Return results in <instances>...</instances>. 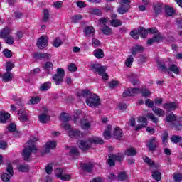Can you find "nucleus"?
I'll list each match as a JSON object with an SVG mask.
<instances>
[{"label":"nucleus","instance_id":"1","mask_svg":"<svg viewBox=\"0 0 182 182\" xmlns=\"http://www.w3.org/2000/svg\"><path fill=\"white\" fill-rule=\"evenodd\" d=\"M89 143L94 144H103L105 141L97 136H93L92 138H89L87 141L85 140H80L77 141V144L80 149H81V150H89L90 147H92V145H90V144Z\"/></svg>","mask_w":182,"mask_h":182},{"label":"nucleus","instance_id":"2","mask_svg":"<svg viewBox=\"0 0 182 182\" xmlns=\"http://www.w3.org/2000/svg\"><path fill=\"white\" fill-rule=\"evenodd\" d=\"M38 149L35 146L33 141H28L26 146L23 149V159L25 161H30L32 160V153H36Z\"/></svg>","mask_w":182,"mask_h":182},{"label":"nucleus","instance_id":"3","mask_svg":"<svg viewBox=\"0 0 182 182\" xmlns=\"http://www.w3.org/2000/svg\"><path fill=\"white\" fill-rule=\"evenodd\" d=\"M86 103L90 107H97L100 106V98L95 94L90 95L86 100Z\"/></svg>","mask_w":182,"mask_h":182},{"label":"nucleus","instance_id":"4","mask_svg":"<svg viewBox=\"0 0 182 182\" xmlns=\"http://www.w3.org/2000/svg\"><path fill=\"white\" fill-rule=\"evenodd\" d=\"M120 7L118 8L117 12L120 15H124V14H127L129 12V9H130V4H132V0H120Z\"/></svg>","mask_w":182,"mask_h":182},{"label":"nucleus","instance_id":"5","mask_svg":"<svg viewBox=\"0 0 182 182\" xmlns=\"http://www.w3.org/2000/svg\"><path fill=\"white\" fill-rule=\"evenodd\" d=\"M63 77H65V70L58 68L57 73L53 75V80H54L55 85H60L63 82Z\"/></svg>","mask_w":182,"mask_h":182},{"label":"nucleus","instance_id":"6","mask_svg":"<svg viewBox=\"0 0 182 182\" xmlns=\"http://www.w3.org/2000/svg\"><path fill=\"white\" fill-rule=\"evenodd\" d=\"M6 171L8 173H4L1 176V179L3 181L8 182L9 180H11V177L14 176V168L12 167V164H8L6 167Z\"/></svg>","mask_w":182,"mask_h":182},{"label":"nucleus","instance_id":"7","mask_svg":"<svg viewBox=\"0 0 182 182\" xmlns=\"http://www.w3.org/2000/svg\"><path fill=\"white\" fill-rule=\"evenodd\" d=\"M157 144H159V141L156 137L151 138L146 141V147H148L149 151H156Z\"/></svg>","mask_w":182,"mask_h":182},{"label":"nucleus","instance_id":"8","mask_svg":"<svg viewBox=\"0 0 182 182\" xmlns=\"http://www.w3.org/2000/svg\"><path fill=\"white\" fill-rule=\"evenodd\" d=\"M36 45L38 49H43L49 45V38L46 36H43L38 38Z\"/></svg>","mask_w":182,"mask_h":182},{"label":"nucleus","instance_id":"9","mask_svg":"<svg viewBox=\"0 0 182 182\" xmlns=\"http://www.w3.org/2000/svg\"><path fill=\"white\" fill-rule=\"evenodd\" d=\"M53 149H56V142L55 141L48 142L44 149L41 151L42 156H45V154L49 153L50 150H53Z\"/></svg>","mask_w":182,"mask_h":182},{"label":"nucleus","instance_id":"10","mask_svg":"<svg viewBox=\"0 0 182 182\" xmlns=\"http://www.w3.org/2000/svg\"><path fill=\"white\" fill-rule=\"evenodd\" d=\"M138 93H140L139 88H128L124 91L122 96L124 97H126V96H136Z\"/></svg>","mask_w":182,"mask_h":182},{"label":"nucleus","instance_id":"11","mask_svg":"<svg viewBox=\"0 0 182 182\" xmlns=\"http://www.w3.org/2000/svg\"><path fill=\"white\" fill-rule=\"evenodd\" d=\"M33 58L37 60L40 59L41 60H50L52 55L46 53H36L33 55Z\"/></svg>","mask_w":182,"mask_h":182},{"label":"nucleus","instance_id":"12","mask_svg":"<svg viewBox=\"0 0 182 182\" xmlns=\"http://www.w3.org/2000/svg\"><path fill=\"white\" fill-rule=\"evenodd\" d=\"M138 123H139L135 128L137 131L141 130V129H144L147 126V119L144 117H140L138 119Z\"/></svg>","mask_w":182,"mask_h":182},{"label":"nucleus","instance_id":"13","mask_svg":"<svg viewBox=\"0 0 182 182\" xmlns=\"http://www.w3.org/2000/svg\"><path fill=\"white\" fill-rule=\"evenodd\" d=\"M12 32V28L9 27H5L0 31V39H5L7 36H10Z\"/></svg>","mask_w":182,"mask_h":182},{"label":"nucleus","instance_id":"14","mask_svg":"<svg viewBox=\"0 0 182 182\" xmlns=\"http://www.w3.org/2000/svg\"><path fill=\"white\" fill-rule=\"evenodd\" d=\"M143 52H144V48L139 45L132 47L131 49V53L132 56H136L137 53H143Z\"/></svg>","mask_w":182,"mask_h":182},{"label":"nucleus","instance_id":"15","mask_svg":"<svg viewBox=\"0 0 182 182\" xmlns=\"http://www.w3.org/2000/svg\"><path fill=\"white\" fill-rule=\"evenodd\" d=\"M68 136L71 137V139H79V137H83V132L76 130H72L69 132Z\"/></svg>","mask_w":182,"mask_h":182},{"label":"nucleus","instance_id":"16","mask_svg":"<svg viewBox=\"0 0 182 182\" xmlns=\"http://www.w3.org/2000/svg\"><path fill=\"white\" fill-rule=\"evenodd\" d=\"M163 109H166L168 112H171L173 110H176L177 109V104L175 102H171L168 103H164L162 106Z\"/></svg>","mask_w":182,"mask_h":182},{"label":"nucleus","instance_id":"17","mask_svg":"<svg viewBox=\"0 0 182 182\" xmlns=\"http://www.w3.org/2000/svg\"><path fill=\"white\" fill-rule=\"evenodd\" d=\"M2 81L5 82L6 83L8 82H12V80L14 79V74L11 72L6 71L4 75L1 76Z\"/></svg>","mask_w":182,"mask_h":182},{"label":"nucleus","instance_id":"18","mask_svg":"<svg viewBox=\"0 0 182 182\" xmlns=\"http://www.w3.org/2000/svg\"><path fill=\"white\" fill-rule=\"evenodd\" d=\"M84 32L87 38H93V36H95V28H93L92 26H87L85 28Z\"/></svg>","mask_w":182,"mask_h":182},{"label":"nucleus","instance_id":"19","mask_svg":"<svg viewBox=\"0 0 182 182\" xmlns=\"http://www.w3.org/2000/svg\"><path fill=\"white\" fill-rule=\"evenodd\" d=\"M113 136L114 139L120 140L123 137V131L119 127H116L113 132Z\"/></svg>","mask_w":182,"mask_h":182},{"label":"nucleus","instance_id":"20","mask_svg":"<svg viewBox=\"0 0 182 182\" xmlns=\"http://www.w3.org/2000/svg\"><path fill=\"white\" fill-rule=\"evenodd\" d=\"M43 68L48 75L50 73L51 70H53V63L50 61H47L43 65Z\"/></svg>","mask_w":182,"mask_h":182},{"label":"nucleus","instance_id":"21","mask_svg":"<svg viewBox=\"0 0 182 182\" xmlns=\"http://www.w3.org/2000/svg\"><path fill=\"white\" fill-rule=\"evenodd\" d=\"M11 117V114L9 113L1 111L0 112V123H6V120Z\"/></svg>","mask_w":182,"mask_h":182},{"label":"nucleus","instance_id":"22","mask_svg":"<svg viewBox=\"0 0 182 182\" xmlns=\"http://www.w3.org/2000/svg\"><path fill=\"white\" fill-rule=\"evenodd\" d=\"M157 65H158V69L161 72H164V73H167L170 75V71H168V68L166 66L164 63L163 61H157Z\"/></svg>","mask_w":182,"mask_h":182},{"label":"nucleus","instance_id":"23","mask_svg":"<svg viewBox=\"0 0 182 182\" xmlns=\"http://www.w3.org/2000/svg\"><path fill=\"white\" fill-rule=\"evenodd\" d=\"M152 111L159 117H164V115L166 114V112H164V110H163L161 108H159L157 107H154L152 108Z\"/></svg>","mask_w":182,"mask_h":182},{"label":"nucleus","instance_id":"24","mask_svg":"<svg viewBox=\"0 0 182 182\" xmlns=\"http://www.w3.org/2000/svg\"><path fill=\"white\" fill-rule=\"evenodd\" d=\"M110 132H112V125H108L103 133V136L106 140H109L112 137Z\"/></svg>","mask_w":182,"mask_h":182},{"label":"nucleus","instance_id":"25","mask_svg":"<svg viewBox=\"0 0 182 182\" xmlns=\"http://www.w3.org/2000/svg\"><path fill=\"white\" fill-rule=\"evenodd\" d=\"M153 8L156 15H159L163 11V4L161 3L154 4Z\"/></svg>","mask_w":182,"mask_h":182},{"label":"nucleus","instance_id":"26","mask_svg":"<svg viewBox=\"0 0 182 182\" xmlns=\"http://www.w3.org/2000/svg\"><path fill=\"white\" fill-rule=\"evenodd\" d=\"M173 72L175 75H180V68L176 64H171L168 68V71Z\"/></svg>","mask_w":182,"mask_h":182},{"label":"nucleus","instance_id":"27","mask_svg":"<svg viewBox=\"0 0 182 182\" xmlns=\"http://www.w3.org/2000/svg\"><path fill=\"white\" fill-rule=\"evenodd\" d=\"M117 180L119 181H126L129 180V175L126 172H119L117 175Z\"/></svg>","mask_w":182,"mask_h":182},{"label":"nucleus","instance_id":"28","mask_svg":"<svg viewBox=\"0 0 182 182\" xmlns=\"http://www.w3.org/2000/svg\"><path fill=\"white\" fill-rule=\"evenodd\" d=\"M94 56L97 59H102L105 58V53L103 52V50L99 48L94 50Z\"/></svg>","mask_w":182,"mask_h":182},{"label":"nucleus","instance_id":"29","mask_svg":"<svg viewBox=\"0 0 182 182\" xmlns=\"http://www.w3.org/2000/svg\"><path fill=\"white\" fill-rule=\"evenodd\" d=\"M17 169L21 173H26L29 171V165L28 164H19L17 166Z\"/></svg>","mask_w":182,"mask_h":182},{"label":"nucleus","instance_id":"30","mask_svg":"<svg viewBox=\"0 0 182 182\" xmlns=\"http://www.w3.org/2000/svg\"><path fill=\"white\" fill-rule=\"evenodd\" d=\"M82 170L84 171H87V173H90L92 170H93V164L88 163V164H84L81 166Z\"/></svg>","mask_w":182,"mask_h":182},{"label":"nucleus","instance_id":"31","mask_svg":"<svg viewBox=\"0 0 182 182\" xmlns=\"http://www.w3.org/2000/svg\"><path fill=\"white\" fill-rule=\"evenodd\" d=\"M136 154H137V151L136 150V149H134L133 147L127 149L125 151V155L126 156H129L131 157H133V156H136Z\"/></svg>","mask_w":182,"mask_h":182},{"label":"nucleus","instance_id":"32","mask_svg":"<svg viewBox=\"0 0 182 182\" xmlns=\"http://www.w3.org/2000/svg\"><path fill=\"white\" fill-rule=\"evenodd\" d=\"M177 120V117L173 113L168 114L166 116L165 121L168 123H171V122H176Z\"/></svg>","mask_w":182,"mask_h":182},{"label":"nucleus","instance_id":"33","mask_svg":"<svg viewBox=\"0 0 182 182\" xmlns=\"http://www.w3.org/2000/svg\"><path fill=\"white\" fill-rule=\"evenodd\" d=\"M139 36H141V38H144L147 35H149V30H146L144 27H139L138 29Z\"/></svg>","mask_w":182,"mask_h":182},{"label":"nucleus","instance_id":"34","mask_svg":"<svg viewBox=\"0 0 182 182\" xmlns=\"http://www.w3.org/2000/svg\"><path fill=\"white\" fill-rule=\"evenodd\" d=\"M152 177L156 180V181H160L161 180V173L157 170H154L152 172Z\"/></svg>","mask_w":182,"mask_h":182},{"label":"nucleus","instance_id":"35","mask_svg":"<svg viewBox=\"0 0 182 182\" xmlns=\"http://www.w3.org/2000/svg\"><path fill=\"white\" fill-rule=\"evenodd\" d=\"M110 24L114 28H119V26H122V21L119 19H112L110 21Z\"/></svg>","mask_w":182,"mask_h":182},{"label":"nucleus","instance_id":"36","mask_svg":"<svg viewBox=\"0 0 182 182\" xmlns=\"http://www.w3.org/2000/svg\"><path fill=\"white\" fill-rule=\"evenodd\" d=\"M4 41L7 45H14L15 43V38L10 34L4 38Z\"/></svg>","mask_w":182,"mask_h":182},{"label":"nucleus","instance_id":"37","mask_svg":"<svg viewBox=\"0 0 182 182\" xmlns=\"http://www.w3.org/2000/svg\"><path fill=\"white\" fill-rule=\"evenodd\" d=\"M134 61V58H133V55H128V58L125 60V65L127 68H130L133 65V62Z\"/></svg>","mask_w":182,"mask_h":182},{"label":"nucleus","instance_id":"38","mask_svg":"<svg viewBox=\"0 0 182 182\" xmlns=\"http://www.w3.org/2000/svg\"><path fill=\"white\" fill-rule=\"evenodd\" d=\"M39 122L41 123H48V120H49V115H47L46 114H41L39 117Z\"/></svg>","mask_w":182,"mask_h":182},{"label":"nucleus","instance_id":"39","mask_svg":"<svg viewBox=\"0 0 182 182\" xmlns=\"http://www.w3.org/2000/svg\"><path fill=\"white\" fill-rule=\"evenodd\" d=\"M70 119V115L68 113L63 112L60 116V120L61 122H69Z\"/></svg>","mask_w":182,"mask_h":182},{"label":"nucleus","instance_id":"40","mask_svg":"<svg viewBox=\"0 0 182 182\" xmlns=\"http://www.w3.org/2000/svg\"><path fill=\"white\" fill-rule=\"evenodd\" d=\"M173 127H174V129H176V130H181L182 129V120L179 119V120H176L175 122H173L172 124Z\"/></svg>","mask_w":182,"mask_h":182},{"label":"nucleus","instance_id":"41","mask_svg":"<svg viewBox=\"0 0 182 182\" xmlns=\"http://www.w3.org/2000/svg\"><path fill=\"white\" fill-rule=\"evenodd\" d=\"M80 125L82 129H83L84 130H87V129H89L90 127V123L86 119L81 120Z\"/></svg>","mask_w":182,"mask_h":182},{"label":"nucleus","instance_id":"42","mask_svg":"<svg viewBox=\"0 0 182 182\" xmlns=\"http://www.w3.org/2000/svg\"><path fill=\"white\" fill-rule=\"evenodd\" d=\"M102 32L104 33V35H112V28H110V27L108 26H104V27L102 28Z\"/></svg>","mask_w":182,"mask_h":182},{"label":"nucleus","instance_id":"43","mask_svg":"<svg viewBox=\"0 0 182 182\" xmlns=\"http://www.w3.org/2000/svg\"><path fill=\"white\" fill-rule=\"evenodd\" d=\"M111 156L113 157L115 161H119V162L123 161V154H111Z\"/></svg>","mask_w":182,"mask_h":182},{"label":"nucleus","instance_id":"44","mask_svg":"<svg viewBox=\"0 0 182 182\" xmlns=\"http://www.w3.org/2000/svg\"><path fill=\"white\" fill-rule=\"evenodd\" d=\"M171 141L175 144L180 143V141H182V138L178 135H173L171 137Z\"/></svg>","mask_w":182,"mask_h":182},{"label":"nucleus","instance_id":"45","mask_svg":"<svg viewBox=\"0 0 182 182\" xmlns=\"http://www.w3.org/2000/svg\"><path fill=\"white\" fill-rule=\"evenodd\" d=\"M161 139H162L163 144L166 147L167 146V143H168V133L164 132L162 134Z\"/></svg>","mask_w":182,"mask_h":182},{"label":"nucleus","instance_id":"46","mask_svg":"<svg viewBox=\"0 0 182 182\" xmlns=\"http://www.w3.org/2000/svg\"><path fill=\"white\" fill-rule=\"evenodd\" d=\"M130 36H132V38H133V39H138L139 38H140V34L139 33V30L134 29V30L130 32Z\"/></svg>","mask_w":182,"mask_h":182},{"label":"nucleus","instance_id":"47","mask_svg":"<svg viewBox=\"0 0 182 182\" xmlns=\"http://www.w3.org/2000/svg\"><path fill=\"white\" fill-rule=\"evenodd\" d=\"M106 73V67L102 66V65H100L98 69L97 70V72H95V73H98V75H100V76H102V75H105V73Z\"/></svg>","mask_w":182,"mask_h":182},{"label":"nucleus","instance_id":"48","mask_svg":"<svg viewBox=\"0 0 182 182\" xmlns=\"http://www.w3.org/2000/svg\"><path fill=\"white\" fill-rule=\"evenodd\" d=\"M106 73V67L102 66V65H100L98 69L97 70V72H95V73H98V75H100V76H102V75H105V73Z\"/></svg>","mask_w":182,"mask_h":182},{"label":"nucleus","instance_id":"49","mask_svg":"<svg viewBox=\"0 0 182 182\" xmlns=\"http://www.w3.org/2000/svg\"><path fill=\"white\" fill-rule=\"evenodd\" d=\"M166 14L168 15V16H173L174 14H176V11H174V9L170 7V6H166L165 9Z\"/></svg>","mask_w":182,"mask_h":182},{"label":"nucleus","instance_id":"50","mask_svg":"<svg viewBox=\"0 0 182 182\" xmlns=\"http://www.w3.org/2000/svg\"><path fill=\"white\" fill-rule=\"evenodd\" d=\"M50 86H52V84L50 82H47L43 84L41 86L40 89L42 91L49 90V89L50 88Z\"/></svg>","mask_w":182,"mask_h":182},{"label":"nucleus","instance_id":"51","mask_svg":"<svg viewBox=\"0 0 182 182\" xmlns=\"http://www.w3.org/2000/svg\"><path fill=\"white\" fill-rule=\"evenodd\" d=\"M62 43V39L60 38H56L53 41V46H54L55 48H59Z\"/></svg>","mask_w":182,"mask_h":182},{"label":"nucleus","instance_id":"52","mask_svg":"<svg viewBox=\"0 0 182 182\" xmlns=\"http://www.w3.org/2000/svg\"><path fill=\"white\" fill-rule=\"evenodd\" d=\"M6 72H11L14 68H15V63L11 62H7L6 64Z\"/></svg>","mask_w":182,"mask_h":182},{"label":"nucleus","instance_id":"53","mask_svg":"<svg viewBox=\"0 0 182 182\" xmlns=\"http://www.w3.org/2000/svg\"><path fill=\"white\" fill-rule=\"evenodd\" d=\"M140 92L141 93H142V96H144V97H148V96H150L151 95L150 91L146 87H144L141 90H140Z\"/></svg>","mask_w":182,"mask_h":182},{"label":"nucleus","instance_id":"54","mask_svg":"<svg viewBox=\"0 0 182 182\" xmlns=\"http://www.w3.org/2000/svg\"><path fill=\"white\" fill-rule=\"evenodd\" d=\"M100 66V63H92L90 65V69L95 73H96L97 69H99V67Z\"/></svg>","mask_w":182,"mask_h":182},{"label":"nucleus","instance_id":"55","mask_svg":"<svg viewBox=\"0 0 182 182\" xmlns=\"http://www.w3.org/2000/svg\"><path fill=\"white\" fill-rule=\"evenodd\" d=\"M108 156H109V159L107 160V163L109 166H110V167H114L116 164L114 162L115 161L114 159L113 158L111 154Z\"/></svg>","mask_w":182,"mask_h":182},{"label":"nucleus","instance_id":"56","mask_svg":"<svg viewBox=\"0 0 182 182\" xmlns=\"http://www.w3.org/2000/svg\"><path fill=\"white\" fill-rule=\"evenodd\" d=\"M147 117L148 119H150L154 123L159 122V118L156 117V116L153 113L148 114Z\"/></svg>","mask_w":182,"mask_h":182},{"label":"nucleus","instance_id":"57","mask_svg":"<svg viewBox=\"0 0 182 182\" xmlns=\"http://www.w3.org/2000/svg\"><path fill=\"white\" fill-rule=\"evenodd\" d=\"M144 162L146 163L147 164H149V166H150L151 167H154L156 163L152 161L150 158L146 156L144 159Z\"/></svg>","mask_w":182,"mask_h":182},{"label":"nucleus","instance_id":"58","mask_svg":"<svg viewBox=\"0 0 182 182\" xmlns=\"http://www.w3.org/2000/svg\"><path fill=\"white\" fill-rule=\"evenodd\" d=\"M70 156H79V150L76 147H72L70 149Z\"/></svg>","mask_w":182,"mask_h":182},{"label":"nucleus","instance_id":"59","mask_svg":"<svg viewBox=\"0 0 182 182\" xmlns=\"http://www.w3.org/2000/svg\"><path fill=\"white\" fill-rule=\"evenodd\" d=\"M62 127H63V129H65V130H66L69 134V132L72 131L73 129V128H72V126H70V124L65 122L63 123L62 124Z\"/></svg>","mask_w":182,"mask_h":182},{"label":"nucleus","instance_id":"60","mask_svg":"<svg viewBox=\"0 0 182 182\" xmlns=\"http://www.w3.org/2000/svg\"><path fill=\"white\" fill-rule=\"evenodd\" d=\"M173 179L175 182H181L182 181V174L181 173H175L173 175Z\"/></svg>","mask_w":182,"mask_h":182},{"label":"nucleus","instance_id":"61","mask_svg":"<svg viewBox=\"0 0 182 182\" xmlns=\"http://www.w3.org/2000/svg\"><path fill=\"white\" fill-rule=\"evenodd\" d=\"M48 19H49V11H48L47 9H45L43 16V21L48 22Z\"/></svg>","mask_w":182,"mask_h":182},{"label":"nucleus","instance_id":"62","mask_svg":"<svg viewBox=\"0 0 182 182\" xmlns=\"http://www.w3.org/2000/svg\"><path fill=\"white\" fill-rule=\"evenodd\" d=\"M3 53L4 55V56L6 58H12V51H11L9 49H4L3 50Z\"/></svg>","mask_w":182,"mask_h":182},{"label":"nucleus","instance_id":"63","mask_svg":"<svg viewBox=\"0 0 182 182\" xmlns=\"http://www.w3.org/2000/svg\"><path fill=\"white\" fill-rule=\"evenodd\" d=\"M55 176L58 178H60L63 176V169L61 168H57L55 170Z\"/></svg>","mask_w":182,"mask_h":182},{"label":"nucleus","instance_id":"64","mask_svg":"<svg viewBox=\"0 0 182 182\" xmlns=\"http://www.w3.org/2000/svg\"><path fill=\"white\" fill-rule=\"evenodd\" d=\"M146 106H148V107H150L151 109H153L154 107V102H153L150 99H147L145 102Z\"/></svg>","mask_w":182,"mask_h":182}]
</instances>
